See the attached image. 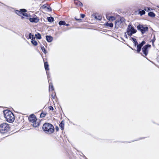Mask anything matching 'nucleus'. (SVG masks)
<instances>
[{
  "label": "nucleus",
  "mask_w": 159,
  "mask_h": 159,
  "mask_svg": "<svg viewBox=\"0 0 159 159\" xmlns=\"http://www.w3.org/2000/svg\"><path fill=\"white\" fill-rule=\"evenodd\" d=\"M47 41L48 42H51L52 40V38L50 36H46V37Z\"/></svg>",
  "instance_id": "obj_14"
},
{
  "label": "nucleus",
  "mask_w": 159,
  "mask_h": 159,
  "mask_svg": "<svg viewBox=\"0 0 159 159\" xmlns=\"http://www.w3.org/2000/svg\"><path fill=\"white\" fill-rule=\"evenodd\" d=\"M47 19L48 21L50 22H52L54 21L53 18L51 16L48 17Z\"/></svg>",
  "instance_id": "obj_18"
},
{
  "label": "nucleus",
  "mask_w": 159,
  "mask_h": 159,
  "mask_svg": "<svg viewBox=\"0 0 159 159\" xmlns=\"http://www.w3.org/2000/svg\"><path fill=\"white\" fill-rule=\"evenodd\" d=\"M41 48L42 51L45 53L46 54L47 53V52L46 50H45V48L43 46H41Z\"/></svg>",
  "instance_id": "obj_26"
},
{
  "label": "nucleus",
  "mask_w": 159,
  "mask_h": 159,
  "mask_svg": "<svg viewBox=\"0 0 159 159\" xmlns=\"http://www.w3.org/2000/svg\"><path fill=\"white\" fill-rule=\"evenodd\" d=\"M35 37L38 39H41V36L40 34L38 33L35 34Z\"/></svg>",
  "instance_id": "obj_19"
},
{
  "label": "nucleus",
  "mask_w": 159,
  "mask_h": 159,
  "mask_svg": "<svg viewBox=\"0 0 159 159\" xmlns=\"http://www.w3.org/2000/svg\"><path fill=\"white\" fill-rule=\"evenodd\" d=\"M59 126L60 127L61 129L63 130L64 129V124L61 122Z\"/></svg>",
  "instance_id": "obj_28"
},
{
  "label": "nucleus",
  "mask_w": 159,
  "mask_h": 159,
  "mask_svg": "<svg viewBox=\"0 0 159 159\" xmlns=\"http://www.w3.org/2000/svg\"><path fill=\"white\" fill-rule=\"evenodd\" d=\"M9 125L6 123H3L0 125V132L2 134H4L7 132L9 129Z\"/></svg>",
  "instance_id": "obj_3"
},
{
  "label": "nucleus",
  "mask_w": 159,
  "mask_h": 159,
  "mask_svg": "<svg viewBox=\"0 0 159 159\" xmlns=\"http://www.w3.org/2000/svg\"><path fill=\"white\" fill-rule=\"evenodd\" d=\"M56 129L57 130H57H58V127H56Z\"/></svg>",
  "instance_id": "obj_37"
},
{
  "label": "nucleus",
  "mask_w": 159,
  "mask_h": 159,
  "mask_svg": "<svg viewBox=\"0 0 159 159\" xmlns=\"http://www.w3.org/2000/svg\"><path fill=\"white\" fill-rule=\"evenodd\" d=\"M51 96L52 97V98H54V97H55V95H54L53 96L52 95H51Z\"/></svg>",
  "instance_id": "obj_36"
},
{
  "label": "nucleus",
  "mask_w": 159,
  "mask_h": 159,
  "mask_svg": "<svg viewBox=\"0 0 159 159\" xmlns=\"http://www.w3.org/2000/svg\"><path fill=\"white\" fill-rule=\"evenodd\" d=\"M136 30L131 25H128L126 32L128 35L131 36L132 34L136 33Z\"/></svg>",
  "instance_id": "obj_5"
},
{
  "label": "nucleus",
  "mask_w": 159,
  "mask_h": 159,
  "mask_svg": "<svg viewBox=\"0 0 159 159\" xmlns=\"http://www.w3.org/2000/svg\"><path fill=\"white\" fill-rule=\"evenodd\" d=\"M124 23V19L123 18H120L119 20H117L115 22V27L118 28L119 27H121Z\"/></svg>",
  "instance_id": "obj_6"
},
{
  "label": "nucleus",
  "mask_w": 159,
  "mask_h": 159,
  "mask_svg": "<svg viewBox=\"0 0 159 159\" xmlns=\"http://www.w3.org/2000/svg\"><path fill=\"white\" fill-rule=\"evenodd\" d=\"M4 116L6 121L8 122L12 123L15 120L14 116L12 112L8 110L3 111Z\"/></svg>",
  "instance_id": "obj_1"
},
{
  "label": "nucleus",
  "mask_w": 159,
  "mask_h": 159,
  "mask_svg": "<svg viewBox=\"0 0 159 159\" xmlns=\"http://www.w3.org/2000/svg\"><path fill=\"white\" fill-rule=\"evenodd\" d=\"M49 90H53L54 89L53 86L51 83L49 84Z\"/></svg>",
  "instance_id": "obj_27"
},
{
  "label": "nucleus",
  "mask_w": 159,
  "mask_h": 159,
  "mask_svg": "<svg viewBox=\"0 0 159 159\" xmlns=\"http://www.w3.org/2000/svg\"><path fill=\"white\" fill-rule=\"evenodd\" d=\"M29 38L33 40L35 39V37H34L33 35L31 33H30L29 34Z\"/></svg>",
  "instance_id": "obj_22"
},
{
  "label": "nucleus",
  "mask_w": 159,
  "mask_h": 159,
  "mask_svg": "<svg viewBox=\"0 0 159 159\" xmlns=\"http://www.w3.org/2000/svg\"><path fill=\"white\" fill-rule=\"evenodd\" d=\"M107 19L110 21H113L116 20V17L113 16H107Z\"/></svg>",
  "instance_id": "obj_13"
},
{
  "label": "nucleus",
  "mask_w": 159,
  "mask_h": 159,
  "mask_svg": "<svg viewBox=\"0 0 159 159\" xmlns=\"http://www.w3.org/2000/svg\"><path fill=\"white\" fill-rule=\"evenodd\" d=\"M137 28L138 30L140 31L142 34H143L148 30V27L140 25L137 26Z\"/></svg>",
  "instance_id": "obj_7"
},
{
  "label": "nucleus",
  "mask_w": 159,
  "mask_h": 159,
  "mask_svg": "<svg viewBox=\"0 0 159 159\" xmlns=\"http://www.w3.org/2000/svg\"><path fill=\"white\" fill-rule=\"evenodd\" d=\"M29 121L33 123V125L34 127H36L39 125V123L37 122V119L36 116L33 114L30 115L29 117Z\"/></svg>",
  "instance_id": "obj_4"
},
{
  "label": "nucleus",
  "mask_w": 159,
  "mask_h": 159,
  "mask_svg": "<svg viewBox=\"0 0 159 159\" xmlns=\"http://www.w3.org/2000/svg\"><path fill=\"white\" fill-rule=\"evenodd\" d=\"M80 15H81V17L82 18H84V16H85V15H84V14H80Z\"/></svg>",
  "instance_id": "obj_33"
},
{
  "label": "nucleus",
  "mask_w": 159,
  "mask_h": 159,
  "mask_svg": "<svg viewBox=\"0 0 159 159\" xmlns=\"http://www.w3.org/2000/svg\"><path fill=\"white\" fill-rule=\"evenodd\" d=\"M137 45V51L138 52H139L142 46V45H141L140 44L136 45Z\"/></svg>",
  "instance_id": "obj_15"
},
{
  "label": "nucleus",
  "mask_w": 159,
  "mask_h": 159,
  "mask_svg": "<svg viewBox=\"0 0 159 159\" xmlns=\"http://www.w3.org/2000/svg\"><path fill=\"white\" fill-rule=\"evenodd\" d=\"M151 45H147L144 46L142 50L143 52V54L145 56H147L148 53V48L150 47Z\"/></svg>",
  "instance_id": "obj_8"
},
{
  "label": "nucleus",
  "mask_w": 159,
  "mask_h": 159,
  "mask_svg": "<svg viewBox=\"0 0 159 159\" xmlns=\"http://www.w3.org/2000/svg\"><path fill=\"white\" fill-rule=\"evenodd\" d=\"M30 21L32 23H37L39 22V19L37 17H30L29 18Z\"/></svg>",
  "instance_id": "obj_10"
},
{
  "label": "nucleus",
  "mask_w": 159,
  "mask_h": 159,
  "mask_svg": "<svg viewBox=\"0 0 159 159\" xmlns=\"http://www.w3.org/2000/svg\"><path fill=\"white\" fill-rule=\"evenodd\" d=\"M59 24L60 25H65L66 24V23L64 21H61L59 22Z\"/></svg>",
  "instance_id": "obj_25"
},
{
  "label": "nucleus",
  "mask_w": 159,
  "mask_h": 159,
  "mask_svg": "<svg viewBox=\"0 0 159 159\" xmlns=\"http://www.w3.org/2000/svg\"><path fill=\"white\" fill-rule=\"evenodd\" d=\"M74 3L75 4L78 6H80L82 7L83 6V4L80 2V1L77 0H75Z\"/></svg>",
  "instance_id": "obj_12"
},
{
  "label": "nucleus",
  "mask_w": 159,
  "mask_h": 159,
  "mask_svg": "<svg viewBox=\"0 0 159 159\" xmlns=\"http://www.w3.org/2000/svg\"><path fill=\"white\" fill-rule=\"evenodd\" d=\"M49 109L50 110L53 111V108L52 106H50L49 107Z\"/></svg>",
  "instance_id": "obj_31"
},
{
  "label": "nucleus",
  "mask_w": 159,
  "mask_h": 159,
  "mask_svg": "<svg viewBox=\"0 0 159 159\" xmlns=\"http://www.w3.org/2000/svg\"><path fill=\"white\" fill-rule=\"evenodd\" d=\"M157 7L159 8V6H157Z\"/></svg>",
  "instance_id": "obj_40"
},
{
  "label": "nucleus",
  "mask_w": 159,
  "mask_h": 159,
  "mask_svg": "<svg viewBox=\"0 0 159 159\" xmlns=\"http://www.w3.org/2000/svg\"><path fill=\"white\" fill-rule=\"evenodd\" d=\"M65 25L66 26H68L69 25V24H65Z\"/></svg>",
  "instance_id": "obj_38"
},
{
  "label": "nucleus",
  "mask_w": 159,
  "mask_h": 159,
  "mask_svg": "<svg viewBox=\"0 0 159 159\" xmlns=\"http://www.w3.org/2000/svg\"><path fill=\"white\" fill-rule=\"evenodd\" d=\"M46 114L44 113H42L40 114V117H44L46 116Z\"/></svg>",
  "instance_id": "obj_29"
},
{
  "label": "nucleus",
  "mask_w": 159,
  "mask_h": 159,
  "mask_svg": "<svg viewBox=\"0 0 159 159\" xmlns=\"http://www.w3.org/2000/svg\"><path fill=\"white\" fill-rule=\"evenodd\" d=\"M132 39L133 41L134 42L135 46L136 45H137L138 44V43L137 42L136 40L134 38L131 37L130 39Z\"/></svg>",
  "instance_id": "obj_17"
},
{
  "label": "nucleus",
  "mask_w": 159,
  "mask_h": 159,
  "mask_svg": "<svg viewBox=\"0 0 159 159\" xmlns=\"http://www.w3.org/2000/svg\"><path fill=\"white\" fill-rule=\"evenodd\" d=\"M31 43L34 46H36L38 44L37 42L34 39L31 41Z\"/></svg>",
  "instance_id": "obj_20"
},
{
  "label": "nucleus",
  "mask_w": 159,
  "mask_h": 159,
  "mask_svg": "<svg viewBox=\"0 0 159 159\" xmlns=\"http://www.w3.org/2000/svg\"><path fill=\"white\" fill-rule=\"evenodd\" d=\"M155 36H154L153 39L152 40V43H153L155 41Z\"/></svg>",
  "instance_id": "obj_34"
},
{
  "label": "nucleus",
  "mask_w": 159,
  "mask_h": 159,
  "mask_svg": "<svg viewBox=\"0 0 159 159\" xmlns=\"http://www.w3.org/2000/svg\"><path fill=\"white\" fill-rule=\"evenodd\" d=\"M26 11H27L26 9H20V11L16 10L15 11V12L18 15L20 16H22V13H23V12H26Z\"/></svg>",
  "instance_id": "obj_9"
},
{
  "label": "nucleus",
  "mask_w": 159,
  "mask_h": 159,
  "mask_svg": "<svg viewBox=\"0 0 159 159\" xmlns=\"http://www.w3.org/2000/svg\"><path fill=\"white\" fill-rule=\"evenodd\" d=\"M105 25L106 26H109L110 27H112L113 26V24L112 23H106Z\"/></svg>",
  "instance_id": "obj_21"
},
{
  "label": "nucleus",
  "mask_w": 159,
  "mask_h": 159,
  "mask_svg": "<svg viewBox=\"0 0 159 159\" xmlns=\"http://www.w3.org/2000/svg\"><path fill=\"white\" fill-rule=\"evenodd\" d=\"M43 129L45 133L47 134H51L53 133L54 131L53 126L51 124L47 123L43 124Z\"/></svg>",
  "instance_id": "obj_2"
},
{
  "label": "nucleus",
  "mask_w": 159,
  "mask_h": 159,
  "mask_svg": "<svg viewBox=\"0 0 159 159\" xmlns=\"http://www.w3.org/2000/svg\"><path fill=\"white\" fill-rule=\"evenodd\" d=\"M149 16L152 17H154L155 16V15L154 13L152 12H150L148 13Z\"/></svg>",
  "instance_id": "obj_24"
},
{
  "label": "nucleus",
  "mask_w": 159,
  "mask_h": 159,
  "mask_svg": "<svg viewBox=\"0 0 159 159\" xmlns=\"http://www.w3.org/2000/svg\"><path fill=\"white\" fill-rule=\"evenodd\" d=\"M124 36H125V37L126 39L127 38V36L126 34V33H125V35H124Z\"/></svg>",
  "instance_id": "obj_35"
},
{
  "label": "nucleus",
  "mask_w": 159,
  "mask_h": 159,
  "mask_svg": "<svg viewBox=\"0 0 159 159\" xmlns=\"http://www.w3.org/2000/svg\"><path fill=\"white\" fill-rule=\"evenodd\" d=\"M26 12H23L22 14V18H25L26 19H28L30 17V15L27 13H25Z\"/></svg>",
  "instance_id": "obj_11"
},
{
  "label": "nucleus",
  "mask_w": 159,
  "mask_h": 159,
  "mask_svg": "<svg viewBox=\"0 0 159 159\" xmlns=\"http://www.w3.org/2000/svg\"><path fill=\"white\" fill-rule=\"evenodd\" d=\"M44 65V67H45V69L46 70V71H47V70H49V68H48L49 66L48 64V63L47 62H45ZM46 72L47 73V71H46Z\"/></svg>",
  "instance_id": "obj_16"
},
{
  "label": "nucleus",
  "mask_w": 159,
  "mask_h": 159,
  "mask_svg": "<svg viewBox=\"0 0 159 159\" xmlns=\"http://www.w3.org/2000/svg\"><path fill=\"white\" fill-rule=\"evenodd\" d=\"M145 43V42L144 41H143L142 43L140 44L141 45H142V46Z\"/></svg>",
  "instance_id": "obj_32"
},
{
  "label": "nucleus",
  "mask_w": 159,
  "mask_h": 159,
  "mask_svg": "<svg viewBox=\"0 0 159 159\" xmlns=\"http://www.w3.org/2000/svg\"><path fill=\"white\" fill-rule=\"evenodd\" d=\"M145 12L144 10H142V11H139V14H140V15L141 16L145 14Z\"/></svg>",
  "instance_id": "obj_23"
},
{
  "label": "nucleus",
  "mask_w": 159,
  "mask_h": 159,
  "mask_svg": "<svg viewBox=\"0 0 159 159\" xmlns=\"http://www.w3.org/2000/svg\"><path fill=\"white\" fill-rule=\"evenodd\" d=\"M75 19L76 20H77V19L76 18H75ZM77 20H78V19H77Z\"/></svg>",
  "instance_id": "obj_39"
},
{
  "label": "nucleus",
  "mask_w": 159,
  "mask_h": 159,
  "mask_svg": "<svg viewBox=\"0 0 159 159\" xmlns=\"http://www.w3.org/2000/svg\"><path fill=\"white\" fill-rule=\"evenodd\" d=\"M144 9L146 11H148L150 10V8H149V7H146L144 8Z\"/></svg>",
  "instance_id": "obj_30"
}]
</instances>
